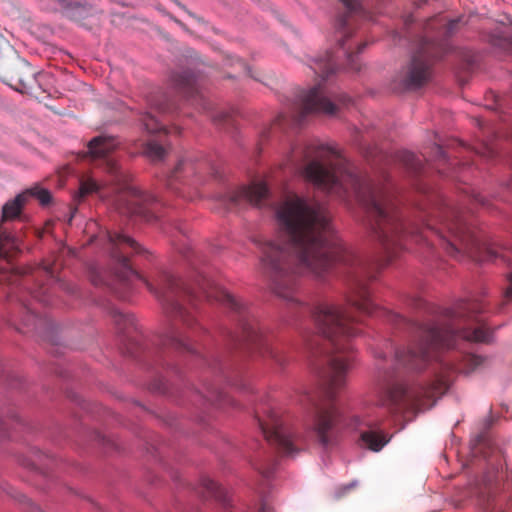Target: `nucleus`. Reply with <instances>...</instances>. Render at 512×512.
<instances>
[{
	"instance_id": "41",
	"label": "nucleus",
	"mask_w": 512,
	"mask_h": 512,
	"mask_svg": "<svg viewBox=\"0 0 512 512\" xmlns=\"http://www.w3.org/2000/svg\"><path fill=\"white\" fill-rule=\"evenodd\" d=\"M199 100H200L202 108L204 110H209L210 109V103L206 99H204L203 96H200Z\"/></svg>"
},
{
	"instance_id": "50",
	"label": "nucleus",
	"mask_w": 512,
	"mask_h": 512,
	"mask_svg": "<svg viewBox=\"0 0 512 512\" xmlns=\"http://www.w3.org/2000/svg\"><path fill=\"white\" fill-rule=\"evenodd\" d=\"M425 2H426V0H417V4H418V5H422V4H424Z\"/></svg>"
},
{
	"instance_id": "44",
	"label": "nucleus",
	"mask_w": 512,
	"mask_h": 512,
	"mask_svg": "<svg viewBox=\"0 0 512 512\" xmlns=\"http://www.w3.org/2000/svg\"><path fill=\"white\" fill-rule=\"evenodd\" d=\"M107 164H108L109 170L111 172H116L117 171L116 164L114 162H112L111 160H108Z\"/></svg>"
},
{
	"instance_id": "30",
	"label": "nucleus",
	"mask_w": 512,
	"mask_h": 512,
	"mask_svg": "<svg viewBox=\"0 0 512 512\" xmlns=\"http://www.w3.org/2000/svg\"><path fill=\"white\" fill-rule=\"evenodd\" d=\"M101 187L100 185L94 181L93 179H84L80 183L79 191L76 196L77 201H81L84 199L87 195H90L92 193L100 192Z\"/></svg>"
},
{
	"instance_id": "29",
	"label": "nucleus",
	"mask_w": 512,
	"mask_h": 512,
	"mask_svg": "<svg viewBox=\"0 0 512 512\" xmlns=\"http://www.w3.org/2000/svg\"><path fill=\"white\" fill-rule=\"evenodd\" d=\"M145 154L152 161H160L166 155L165 148L155 140H150L146 143Z\"/></svg>"
},
{
	"instance_id": "32",
	"label": "nucleus",
	"mask_w": 512,
	"mask_h": 512,
	"mask_svg": "<svg viewBox=\"0 0 512 512\" xmlns=\"http://www.w3.org/2000/svg\"><path fill=\"white\" fill-rule=\"evenodd\" d=\"M112 317L121 331H126L134 325L133 318L130 315L124 314L118 310L112 311Z\"/></svg>"
},
{
	"instance_id": "31",
	"label": "nucleus",
	"mask_w": 512,
	"mask_h": 512,
	"mask_svg": "<svg viewBox=\"0 0 512 512\" xmlns=\"http://www.w3.org/2000/svg\"><path fill=\"white\" fill-rule=\"evenodd\" d=\"M144 129L148 133H156L164 129V126L159 123V121L150 113V112H144L140 119Z\"/></svg>"
},
{
	"instance_id": "4",
	"label": "nucleus",
	"mask_w": 512,
	"mask_h": 512,
	"mask_svg": "<svg viewBox=\"0 0 512 512\" xmlns=\"http://www.w3.org/2000/svg\"><path fill=\"white\" fill-rule=\"evenodd\" d=\"M377 369L381 385L379 404L397 413L405 409L431 407L435 400L443 395L450 387L455 374L468 375L490 365L488 357L466 354L458 363L451 360L440 362V372L437 378L426 385L414 384L406 386L401 383H390L392 372L385 365L387 354L382 351L375 352Z\"/></svg>"
},
{
	"instance_id": "1",
	"label": "nucleus",
	"mask_w": 512,
	"mask_h": 512,
	"mask_svg": "<svg viewBox=\"0 0 512 512\" xmlns=\"http://www.w3.org/2000/svg\"><path fill=\"white\" fill-rule=\"evenodd\" d=\"M260 267L269 281L272 292L288 302L299 304L298 275L310 271L318 276L334 265L344 268L349 277L347 305L318 303L312 310L316 327L321 334L311 350L315 369L322 381L316 391H302L298 402L311 416V431L324 448L335 445L340 414L334 404L338 390L354 361L349 341L360 332L362 320L358 313L372 315L376 308L367 281L374 278L368 265L337 238H276L260 244Z\"/></svg>"
},
{
	"instance_id": "43",
	"label": "nucleus",
	"mask_w": 512,
	"mask_h": 512,
	"mask_svg": "<svg viewBox=\"0 0 512 512\" xmlns=\"http://www.w3.org/2000/svg\"><path fill=\"white\" fill-rule=\"evenodd\" d=\"M258 512H271V508L266 503H261Z\"/></svg>"
},
{
	"instance_id": "9",
	"label": "nucleus",
	"mask_w": 512,
	"mask_h": 512,
	"mask_svg": "<svg viewBox=\"0 0 512 512\" xmlns=\"http://www.w3.org/2000/svg\"><path fill=\"white\" fill-rule=\"evenodd\" d=\"M114 205L116 210L126 216H138L147 222H152L156 216L150 207L156 201L153 195L142 192L131 183L123 181L115 187Z\"/></svg>"
},
{
	"instance_id": "5",
	"label": "nucleus",
	"mask_w": 512,
	"mask_h": 512,
	"mask_svg": "<svg viewBox=\"0 0 512 512\" xmlns=\"http://www.w3.org/2000/svg\"><path fill=\"white\" fill-rule=\"evenodd\" d=\"M443 46L429 39H423L409 63L394 77L392 88L395 92L416 90L425 85L431 75V62L444 54Z\"/></svg>"
},
{
	"instance_id": "48",
	"label": "nucleus",
	"mask_w": 512,
	"mask_h": 512,
	"mask_svg": "<svg viewBox=\"0 0 512 512\" xmlns=\"http://www.w3.org/2000/svg\"><path fill=\"white\" fill-rule=\"evenodd\" d=\"M486 150H487L488 156H492L493 155V151L490 148L487 147Z\"/></svg>"
},
{
	"instance_id": "46",
	"label": "nucleus",
	"mask_w": 512,
	"mask_h": 512,
	"mask_svg": "<svg viewBox=\"0 0 512 512\" xmlns=\"http://www.w3.org/2000/svg\"><path fill=\"white\" fill-rule=\"evenodd\" d=\"M493 96L495 97L496 104H495V106H491L490 108L497 110L501 107V103H500V100L497 98V96H495V95H493Z\"/></svg>"
},
{
	"instance_id": "26",
	"label": "nucleus",
	"mask_w": 512,
	"mask_h": 512,
	"mask_svg": "<svg viewBox=\"0 0 512 512\" xmlns=\"http://www.w3.org/2000/svg\"><path fill=\"white\" fill-rule=\"evenodd\" d=\"M199 394L208 402L217 404H231L234 405L233 400L224 392L218 390L214 386L205 387L204 391H199Z\"/></svg>"
},
{
	"instance_id": "28",
	"label": "nucleus",
	"mask_w": 512,
	"mask_h": 512,
	"mask_svg": "<svg viewBox=\"0 0 512 512\" xmlns=\"http://www.w3.org/2000/svg\"><path fill=\"white\" fill-rule=\"evenodd\" d=\"M399 161L410 171L418 173L422 170L423 162L418 156L409 151H401L398 154Z\"/></svg>"
},
{
	"instance_id": "14",
	"label": "nucleus",
	"mask_w": 512,
	"mask_h": 512,
	"mask_svg": "<svg viewBox=\"0 0 512 512\" xmlns=\"http://www.w3.org/2000/svg\"><path fill=\"white\" fill-rule=\"evenodd\" d=\"M197 289L207 299H215L229 309L239 313L241 316L245 315L246 306L243 302L235 298L224 288L218 286L214 281L208 279L206 276H200L196 282Z\"/></svg>"
},
{
	"instance_id": "22",
	"label": "nucleus",
	"mask_w": 512,
	"mask_h": 512,
	"mask_svg": "<svg viewBox=\"0 0 512 512\" xmlns=\"http://www.w3.org/2000/svg\"><path fill=\"white\" fill-rule=\"evenodd\" d=\"M338 58V55L333 56L327 52L324 56L313 59L310 67L316 75L320 76L324 80L328 78L330 74L335 72L337 68L336 59Z\"/></svg>"
},
{
	"instance_id": "8",
	"label": "nucleus",
	"mask_w": 512,
	"mask_h": 512,
	"mask_svg": "<svg viewBox=\"0 0 512 512\" xmlns=\"http://www.w3.org/2000/svg\"><path fill=\"white\" fill-rule=\"evenodd\" d=\"M259 427L266 441L274 446L283 456H293L297 453L292 440V433L283 420L280 412L268 407L256 412Z\"/></svg>"
},
{
	"instance_id": "51",
	"label": "nucleus",
	"mask_w": 512,
	"mask_h": 512,
	"mask_svg": "<svg viewBox=\"0 0 512 512\" xmlns=\"http://www.w3.org/2000/svg\"><path fill=\"white\" fill-rule=\"evenodd\" d=\"M179 232H180L181 234H183V235L185 234V232H184V230H183L182 228H179Z\"/></svg>"
},
{
	"instance_id": "45",
	"label": "nucleus",
	"mask_w": 512,
	"mask_h": 512,
	"mask_svg": "<svg viewBox=\"0 0 512 512\" xmlns=\"http://www.w3.org/2000/svg\"><path fill=\"white\" fill-rule=\"evenodd\" d=\"M426 232L435 233V234H437L441 239L444 237V236H442V235L439 233V231H438V230H434V229H433L432 227H430V226H427V227H426Z\"/></svg>"
},
{
	"instance_id": "13",
	"label": "nucleus",
	"mask_w": 512,
	"mask_h": 512,
	"mask_svg": "<svg viewBox=\"0 0 512 512\" xmlns=\"http://www.w3.org/2000/svg\"><path fill=\"white\" fill-rule=\"evenodd\" d=\"M270 197L266 183L260 181L229 193L223 198V202L228 210L237 208L242 203H249L261 208L271 205Z\"/></svg>"
},
{
	"instance_id": "21",
	"label": "nucleus",
	"mask_w": 512,
	"mask_h": 512,
	"mask_svg": "<svg viewBox=\"0 0 512 512\" xmlns=\"http://www.w3.org/2000/svg\"><path fill=\"white\" fill-rule=\"evenodd\" d=\"M27 203L28 193L23 192L7 201L2 207L1 223L19 218Z\"/></svg>"
},
{
	"instance_id": "34",
	"label": "nucleus",
	"mask_w": 512,
	"mask_h": 512,
	"mask_svg": "<svg viewBox=\"0 0 512 512\" xmlns=\"http://www.w3.org/2000/svg\"><path fill=\"white\" fill-rule=\"evenodd\" d=\"M255 468L259 471V473L265 477L269 478L276 468V460L271 459L265 462H261L255 465Z\"/></svg>"
},
{
	"instance_id": "38",
	"label": "nucleus",
	"mask_w": 512,
	"mask_h": 512,
	"mask_svg": "<svg viewBox=\"0 0 512 512\" xmlns=\"http://www.w3.org/2000/svg\"><path fill=\"white\" fill-rule=\"evenodd\" d=\"M434 23L438 25H444L443 18H441L440 16H435L431 18L427 23V29H433Z\"/></svg>"
},
{
	"instance_id": "42",
	"label": "nucleus",
	"mask_w": 512,
	"mask_h": 512,
	"mask_svg": "<svg viewBox=\"0 0 512 512\" xmlns=\"http://www.w3.org/2000/svg\"><path fill=\"white\" fill-rule=\"evenodd\" d=\"M44 270H45L46 274L49 275L50 277L54 276V268H53V266L46 265V266H44Z\"/></svg>"
},
{
	"instance_id": "15",
	"label": "nucleus",
	"mask_w": 512,
	"mask_h": 512,
	"mask_svg": "<svg viewBox=\"0 0 512 512\" xmlns=\"http://www.w3.org/2000/svg\"><path fill=\"white\" fill-rule=\"evenodd\" d=\"M9 85L21 93H32L37 82L36 72L30 64L19 59L8 72Z\"/></svg>"
},
{
	"instance_id": "47",
	"label": "nucleus",
	"mask_w": 512,
	"mask_h": 512,
	"mask_svg": "<svg viewBox=\"0 0 512 512\" xmlns=\"http://www.w3.org/2000/svg\"><path fill=\"white\" fill-rule=\"evenodd\" d=\"M60 6L65 7L67 6V0H57Z\"/></svg>"
},
{
	"instance_id": "6",
	"label": "nucleus",
	"mask_w": 512,
	"mask_h": 512,
	"mask_svg": "<svg viewBox=\"0 0 512 512\" xmlns=\"http://www.w3.org/2000/svg\"><path fill=\"white\" fill-rule=\"evenodd\" d=\"M145 284L161 301L167 314L179 318L187 326L192 324L193 317L185 305H193L195 287H188L168 272H162L158 276L156 285L148 280H145Z\"/></svg>"
},
{
	"instance_id": "2",
	"label": "nucleus",
	"mask_w": 512,
	"mask_h": 512,
	"mask_svg": "<svg viewBox=\"0 0 512 512\" xmlns=\"http://www.w3.org/2000/svg\"><path fill=\"white\" fill-rule=\"evenodd\" d=\"M289 164L316 188L341 199L355 197L366 211L371 236L389 263L404 249L406 232L391 186L360 174L335 148L317 141L292 148Z\"/></svg>"
},
{
	"instance_id": "25",
	"label": "nucleus",
	"mask_w": 512,
	"mask_h": 512,
	"mask_svg": "<svg viewBox=\"0 0 512 512\" xmlns=\"http://www.w3.org/2000/svg\"><path fill=\"white\" fill-rule=\"evenodd\" d=\"M361 439L369 449L375 452L380 451L389 442V438L385 434L374 430L363 432Z\"/></svg>"
},
{
	"instance_id": "24",
	"label": "nucleus",
	"mask_w": 512,
	"mask_h": 512,
	"mask_svg": "<svg viewBox=\"0 0 512 512\" xmlns=\"http://www.w3.org/2000/svg\"><path fill=\"white\" fill-rule=\"evenodd\" d=\"M147 104L151 110L160 113H169L174 110V105L163 92H156L147 97Z\"/></svg>"
},
{
	"instance_id": "39",
	"label": "nucleus",
	"mask_w": 512,
	"mask_h": 512,
	"mask_svg": "<svg viewBox=\"0 0 512 512\" xmlns=\"http://www.w3.org/2000/svg\"><path fill=\"white\" fill-rule=\"evenodd\" d=\"M235 62L236 64H238L240 66L241 69H243L245 72H247L251 77H253V75L250 73V69L249 67L246 65V63L239 59V58H236L235 59Z\"/></svg>"
},
{
	"instance_id": "10",
	"label": "nucleus",
	"mask_w": 512,
	"mask_h": 512,
	"mask_svg": "<svg viewBox=\"0 0 512 512\" xmlns=\"http://www.w3.org/2000/svg\"><path fill=\"white\" fill-rule=\"evenodd\" d=\"M350 102L347 95L332 96L319 83L299 95V120L309 114L334 115L339 106H347Z\"/></svg>"
},
{
	"instance_id": "37",
	"label": "nucleus",
	"mask_w": 512,
	"mask_h": 512,
	"mask_svg": "<svg viewBox=\"0 0 512 512\" xmlns=\"http://www.w3.org/2000/svg\"><path fill=\"white\" fill-rule=\"evenodd\" d=\"M433 153H434V158L435 159H438V160H441V159L445 160L446 159V154H445L444 149L440 145H438V144H436L433 147Z\"/></svg>"
},
{
	"instance_id": "18",
	"label": "nucleus",
	"mask_w": 512,
	"mask_h": 512,
	"mask_svg": "<svg viewBox=\"0 0 512 512\" xmlns=\"http://www.w3.org/2000/svg\"><path fill=\"white\" fill-rule=\"evenodd\" d=\"M242 338L244 341L251 343L255 347L262 349L263 353L269 355L273 358L277 363L283 365L282 358L279 356V353L275 351L272 347H270L266 342H264L262 335L258 331L257 327L250 322L243 324V335Z\"/></svg>"
},
{
	"instance_id": "27",
	"label": "nucleus",
	"mask_w": 512,
	"mask_h": 512,
	"mask_svg": "<svg viewBox=\"0 0 512 512\" xmlns=\"http://www.w3.org/2000/svg\"><path fill=\"white\" fill-rule=\"evenodd\" d=\"M163 344L171 346L179 351L193 352V348L186 339L177 331H171L163 339Z\"/></svg>"
},
{
	"instance_id": "35",
	"label": "nucleus",
	"mask_w": 512,
	"mask_h": 512,
	"mask_svg": "<svg viewBox=\"0 0 512 512\" xmlns=\"http://www.w3.org/2000/svg\"><path fill=\"white\" fill-rule=\"evenodd\" d=\"M467 23H468V21H464V17H462V16L458 17L456 19L450 20L448 23H446L444 25L445 26L444 34L446 36H451L460 25H466Z\"/></svg>"
},
{
	"instance_id": "33",
	"label": "nucleus",
	"mask_w": 512,
	"mask_h": 512,
	"mask_svg": "<svg viewBox=\"0 0 512 512\" xmlns=\"http://www.w3.org/2000/svg\"><path fill=\"white\" fill-rule=\"evenodd\" d=\"M23 193H28V200L31 197L36 198L42 205H47L51 201V193L47 189L40 187L30 188Z\"/></svg>"
},
{
	"instance_id": "49",
	"label": "nucleus",
	"mask_w": 512,
	"mask_h": 512,
	"mask_svg": "<svg viewBox=\"0 0 512 512\" xmlns=\"http://www.w3.org/2000/svg\"><path fill=\"white\" fill-rule=\"evenodd\" d=\"M178 249H179L180 253L186 254V248L179 247Z\"/></svg>"
},
{
	"instance_id": "20",
	"label": "nucleus",
	"mask_w": 512,
	"mask_h": 512,
	"mask_svg": "<svg viewBox=\"0 0 512 512\" xmlns=\"http://www.w3.org/2000/svg\"><path fill=\"white\" fill-rule=\"evenodd\" d=\"M199 169L200 168L190 159L180 160L168 178V186L171 189H176L174 187V182L188 181L191 176H194L198 173Z\"/></svg>"
},
{
	"instance_id": "11",
	"label": "nucleus",
	"mask_w": 512,
	"mask_h": 512,
	"mask_svg": "<svg viewBox=\"0 0 512 512\" xmlns=\"http://www.w3.org/2000/svg\"><path fill=\"white\" fill-rule=\"evenodd\" d=\"M108 242L110 245L111 257L117 264L116 275L123 281H129L131 277H136L145 282V278L138 274L130 264V254H145L148 251L140 244L127 235L119 232H108Z\"/></svg>"
},
{
	"instance_id": "12",
	"label": "nucleus",
	"mask_w": 512,
	"mask_h": 512,
	"mask_svg": "<svg viewBox=\"0 0 512 512\" xmlns=\"http://www.w3.org/2000/svg\"><path fill=\"white\" fill-rule=\"evenodd\" d=\"M441 224L454 240L445 241L448 253L454 255L460 249H467V242L471 239L470 231L462 211L455 206L445 205L441 212Z\"/></svg>"
},
{
	"instance_id": "19",
	"label": "nucleus",
	"mask_w": 512,
	"mask_h": 512,
	"mask_svg": "<svg viewBox=\"0 0 512 512\" xmlns=\"http://www.w3.org/2000/svg\"><path fill=\"white\" fill-rule=\"evenodd\" d=\"M171 81L175 89L186 97H193L198 94V80L190 70L174 73Z\"/></svg>"
},
{
	"instance_id": "23",
	"label": "nucleus",
	"mask_w": 512,
	"mask_h": 512,
	"mask_svg": "<svg viewBox=\"0 0 512 512\" xmlns=\"http://www.w3.org/2000/svg\"><path fill=\"white\" fill-rule=\"evenodd\" d=\"M201 488V493H203L205 496L212 497L222 504L227 503L226 490L220 485H218L216 482H214L212 479L208 477L202 478Z\"/></svg>"
},
{
	"instance_id": "7",
	"label": "nucleus",
	"mask_w": 512,
	"mask_h": 512,
	"mask_svg": "<svg viewBox=\"0 0 512 512\" xmlns=\"http://www.w3.org/2000/svg\"><path fill=\"white\" fill-rule=\"evenodd\" d=\"M343 12L338 16L335 24V38L339 49L346 59L347 67L353 71L360 70L357 61V54L361 53L367 46V42H360L353 50L351 37L355 31L356 20L362 16L363 10L357 0H339Z\"/></svg>"
},
{
	"instance_id": "36",
	"label": "nucleus",
	"mask_w": 512,
	"mask_h": 512,
	"mask_svg": "<svg viewBox=\"0 0 512 512\" xmlns=\"http://www.w3.org/2000/svg\"><path fill=\"white\" fill-rule=\"evenodd\" d=\"M213 120L217 124L229 123L231 121V116L227 112H219L213 116Z\"/></svg>"
},
{
	"instance_id": "40",
	"label": "nucleus",
	"mask_w": 512,
	"mask_h": 512,
	"mask_svg": "<svg viewBox=\"0 0 512 512\" xmlns=\"http://www.w3.org/2000/svg\"><path fill=\"white\" fill-rule=\"evenodd\" d=\"M172 1H173V2H174V3H175L179 8H181L182 10H184V11H185L189 16H191V17H195V15H194L191 11H189V10L187 9V7H186L185 5H183L180 1H178V0H172Z\"/></svg>"
},
{
	"instance_id": "3",
	"label": "nucleus",
	"mask_w": 512,
	"mask_h": 512,
	"mask_svg": "<svg viewBox=\"0 0 512 512\" xmlns=\"http://www.w3.org/2000/svg\"><path fill=\"white\" fill-rule=\"evenodd\" d=\"M475 304L465 303L455 312L450 323L418 324L415 340L395 351L396 363L407 371L421 372L437 359V352L458 346L459 342L489 343L492 332L487 323L476 316Z\"/></svg>"
},
{
	"instance_id": "16",
	"label": "nucleus",
	"mask_w": 512,
	"mask_h": 512,
	"mask_svg": "<svg viewBox=\"0 0 512 512\" xmlns=\"http://www.w3.org/2000/svg\"><path fill=\"white\" fill-rule=\"evenodd\" d=\"M501 259L504 263L512 268V247L505 245H492L486 248V255L482 260ZM508 286L504 291V301L512 302V271L507 275Z\"/></svg>"
},
{
	"instance_id": "17",
	"label": "nucleus",
	"mask_w": 512,
	"mask_h": 512,
	"mask_svg": "<svg viewBox=\"0 0 512 512\" xmlns=\"http://www.w3.org/2000/svg\"><path fill=\"white\" fill-rule=\"evenodd\" d=\"M117 146L118 142L114 137L97 136L89 141L85 156H89L92 160L105 159Z\"/></svg>"
}]
</instances>
